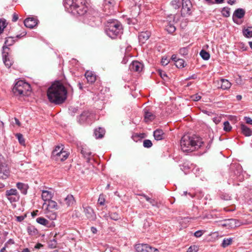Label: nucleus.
Wrapping results in <instances>:
<instances>
[{
    "instance_id": "obj_1",
    "label": "nucleus",
    "mask_w": 252,
    "mask_h": 252,
    "mask_svg": "<svg viewBox=\"0 0 252 252\" xmlns=\"http://www.w3.org/2000/svg\"><path fill=\"white\" fill-rule=\"evenodd\" d=\"M67 93V90L63 84L57 81L48 88L47 96L50 102L60 104L66 100Z\"/></svg>"
},
{
    "instance_id": "obj_2",
    "label": "nucleus",
    "mask_w": 252,
    "mask_h": 252,
    "mask_svg": "<svg viewBox=\"0 0 252 252\" xmlns=\"http://www.w3.org/2000/svg\"><path fill=\"white\" fill-rule=\"evenodd\" d=\"M203 144L202 139L195 135H184L180 141L182 150L184 152H191L199 149Z\"/></svg>"
},
{
    "instance_id": "obj_3",
    "label": "nucleus",
    "mask_w": 252,
    "mask_h": 252,
    "mask_svg": "<svg viewBox=\"0 0 252 252\" xmlns=\"http://www.w3.org/2000/svg\"><path fill=\"white\" fill-rule=\"evenodd\" d=\"M66 10L74 15H83L88 11L86 0H64Z\"/></svg>"
},
{
    "instance_id": "obj_4",
    "label": "nucleus",
    "mask_w": 252,
    "mask_h": 252,
    "mask_svg": "<svg viewBox=\"0 0 252 252\" xmlns=\"http://www.w3.org/2000/svg\"><path fill=\"white\" fill-rule=\"evenodd\" d=\"M122 31V26L117 20L107 22L105 27L106 34L111 38H115Z\"/></svg>"
},
{
    "instance_id": "obj_5",
    "label": "nucleus",
    "mask_w": 252,
    "mask_h": 252,
    "mask_svg": "<svg viewBox=\"0 0 252 252\" xmlns=\"http://www.w3.org/2000/svg\"><path fill=\"white\" fill-rule=\"evenodd\" d=\"M31 90V86L28 83L22 80L18 81L15 84L12 92L15 95H27Z\"/></svg>"
},
{
    "instance_id": "obj_6",
    "label": "nucleus",
    "mask_w": 252,
    "mask_h": 252,
    "mask_svg": "<svg viewBox=\"0 0 252 252\" xmlns=\"http://www.w3.org/2000/svg\"><path fill=\"white\" fill-rule=\"evenodd\" d=\"M68 153L63 151L62 147L57 146L53 151L51 158L57 161H63L68 158Z\"/></svg>"
},
{
    "instance_id": "obj_7",
    "label": "nucleus",
    "mask_w": 252,
    "mask_h": 252,
    "mask_svg": "<svg viewBox=\"0 0 252 252\" xmlns=\"http://www.w3.org/2000/svg\"><path fill=\"white\" fill-rule=\"evenodd\" d=\"M5 196L10 203L17 202L20 199L19 193L15 189H11L6 190L5 193Z\"/></svg>"
},
{
    "instance_id": "obj_8",
    "label": "nucleus",
    "mask_w": 252,
    "mask_h": 252,
    "mask_svg": "<svg viewBox=\"0 0 252 252\" xmlns=\"http://www.w3.org/2000/svg\"><path fill=\"white\" fill-rule=\"evenodd\" d=\"M135 248L137 252H159L158 250L146 244H138Z\"/></svg>"
},
{
    "instance_id": "obj_9",
    "label": "nucleus",
    "mask_w": 252,
    "mask_h": 252,
    "mask_svg": "<svg viewBox=\"0 0 252 252\" xmlns=\"http://www.w3.org/2000/svg\"><path fill=\"white\" fill-rule=\"evenodd\" d=\"M182 8L181 10V14L185 16L187 15H190L191 13L190 8L191 3L189 0H182Z\"/></svg>"
},
{
    "instance_id": "obj_10",
    "label": "nucleus",
    "mask_w": 252,
    "mask_h": 252,
    "mask_svg": "<svg viewBox=\"0 0 252 252\" xmlns=\"http://www.w3.org/2000/svg\"><path fill=\"white\" fill-rule=\"evenodd\" d=\"M84 213L85 216L91 221H94L96 219V215L94 210L90 206H83Z\"/></svg>"
},
{
    "instance_id": "obj_11",
    "label": "nucleus",
    "mask_w": 252,
    "mask_h": 252,
    "mask_svg": "<svg viewBox=\"0 0 252 252\" xmlns=\"http://www.w3.org/2000/svg\"><path fill=\"white\" fill-rule=\"evenodd\" d=\"M2 57H3V63L5 64V65L7 67L9 68L12 64V62L11 61L9 60V59L7 57L8 53V51L9 50V48H7L6 47H5V46H3L2 47Z\"/></svg>"
},
{
    "instance_id": "obj_12",
    "label": "nucleus",
    "mask_w": 252,
    "mask_h": 252,
    "mask_svg": "<svg viewBox=\"0 0 252 252\" xmlns=\"http://www.w3.org/2000/svg\"><path fill=\"white\" fill-rule=\"evenodd\" d=\"M37 19L34 17L26 18L24 21L25 26L30 29H32L37 24Z\"/></svg>"
},
{
    "instance_id": "obj_13",
    "label": "nucleus",
    "mask_w": 252,
    "mask_h": 252,
    "mask_svg": "<svg viewBox=\"0 0 252 252\" xmlns=\"http://www.w3.org/2000/svg\"><path fill=\"white\" fill-rule=\"evenodd\" d=\"M143 67V64L136 61H133L129 65V69L133 71L140 72Z\"/></svg>"
},
{
    "instance_id": "obj_14",
    "label": "nucleus",
    "mask_w": 252,
    "mask_h": 252,
    "mask_svg": "<svg viewBox=\"0 0 252 252\" xmlns=\"http://www.w3.org/2000/svg\"><path fill=\"white\" fill-rule=\"evenodd\" d=\"M218 88H220L222 90H228L231 86V83L227 79H221L218 82Z\"/></svg>"
},
{
    "instance_id": "obj_15",
    "label": "nucleus",
    "mask_w": 252,
    "mask_h": 252,
    "mask_svg": "<svg viewBox=\"0 0 252 252\" xmlns=\"http://www.w3.org/2000/svg\"><path fill=\"white\" fill-rule=\"evenodd\" d=\"M151 34V32L148 31L139 33L138 35L139 42L144 44L149 38Z\"/></svg>"
},
{
    "instance_id": "obj_16",
    "label": "nucleus",
    "mask_w": 252,
    "mask_h": 252,
    "mask_svg": "<svg viewBox=\"0 0 252 252\" xmlns=\"http://www.w3.org/2000/svg\"><path fill=\"white\" fill-rule=\"evenodd\" d=\"M17 189L20 190L21 193L24 195H26L28 192V190L29 188V186L28 184H25L21 182H18L16 185Z\"/></svg>"
},
{
    "instance_id": "obj_17",
    "label": "nucleus",
    "mask_w": 252,
    "mask_h": 252,
    "mask_svg": "<svg viewBox=\"0 0 252 252\" xmlns=\"http://www.w3.org/2000/svg\"><path fill=\"white\" fill-rule=\"evenodd\" d=\"M154 137L155 140L158 141L164 139L165 137V134L162 129H157L154 131Z\"/></svg>"
},
{
    "instance_id": "obj_18",
    "label": "nucleus",
    "mask_w": 252,
    "mask_h": 252,
    "mask_svg": "<svg viewBox=\"0 0 252 252\" xmlns=\"http://www.w3.org/2000/svg\"><path fill=\"white\" fill-rule=\"evenodd\" d=\"M245 14V11L242 8H238L235 10L233 15V20L235 21L236 18L241 19L244 17Z\"/></svg>"
},
{
    "instance_id": "obj_19",
    "label": "nucleus",
    "mask_w": 252,
    "mask_h": 252,
    "mask_svg": "<svg viewBox=\"0 0 252 252\" xmlns=\"http://www.w3.org/2000/svg\"><path fill=\"white\" fill-rule=\"evenodd\" d=\"M85 76L88 82L90 83L91 84L94 83L96 80V76L92 71H86Z\"/></svg>"
},
{
    "instance_id": "obj_20",
    "label": "nucleus",
    "mask_w": 252,
    "mask_h": 252,
    "mask_svg": "<svg viewBox=\"0 0 252 252\" xmlns=\"http://www.w3.org/2000/svg\"><path fill=\"white\" fill-rule=\"evenodd\" d=\"M240 127L242 133L246 136H250L252 135V130L244 124H241Z\"/></svg>"
},
{
    "instance_id": "obj_21",
    "label": "nucleus",
    "mask_w": 252,
    "mask_h": 252,
    "mask_svg": "<svg viewBox=\"0 0 252 252\" xmlns=\"http://www.w3.org/2000/svg\"><path fill=\"white\" fill-rule=\"evenodd\" d=\"M139 11L138 8L136 7V6H134L133 8L132 11L131 13V18L130 19H131V22L133 24H135L137 20L136 19V17L138 15Z\"/></svg>"
},
{
    "instance_id": "obj_22",
    "label": "nucleus",
    "mask_w": 252,
    "mask_h": 252,
    "mask_svg": "<svg viewBox=\"0 0 252 252\" xmlns=\"http://www.w3.org/2000/svg\"><path fill=\"white\" fill-rule=\"evenodd\" d=\"M64 201L68 207L72 206L75 203L74 198L72 194L67 195L64 199Z\"/></svg>"
},
{
    "instance_id": "obj_23",
    "label": "nucleus",
    "mask_w": 252,
    "mask_h": 252,
    "mask_svg": "<svg viewBox=\"0 0 252 252\" xmlns=\"http://www.w3.org/2000/svg\"><path fill=\"white\" fill-rule=\"evenodd\" d=\"M94 134L96 138H101L105 134V130L104 128L99 127L94 130Z\"/></svg>"
},
{
    "instance_id": "obj_24",
    "label": "nucleus",
    "mask_w": 252,
    "mask_h": 252,
    "mask_svg": "<svg viewBox=\"0 0 252 252\" xmlns=\"http://www.w3.org/2000/svg\"><path fill=\"white\" fill-rule=\"evenodd\" d=\"M155 118V115L151 112L145 111L144 113V119L146 122L152 121Z\"/></svg>"
},
{
    "instance_id": "obj_25",
    "label": "nucleus",
    "mask_w": 252,
    "mask_h": 252,
    "mask_svg": "<svg viewBox=\"0 0 252 252\" xmlns=\"http://www.w3.org/2000/svg\"><path fill=\"white\" fill-rule=\"evenodd\" d=\"M42 198L44 201H49L52 198V193L47 190H43L42 192Z\"/></svg>"
},
{
    "instance_id": "obj_26",
    "label": "nucleus",
    "mask_w": 252,
    "mask_h": 252,
    "mask_svg": "<svg viewBox=\"0 0 252 252\" xmlns=\"http://www.w3.org/2000/svg\"><path fill=\"white\" fill-rule=\"evenodd\" d=\"M8 172L0 165V179H6L8 177Z\"/></svg>"
},
{
    "instance_id": "obj_27",
    "label": "nucleus",
    "mask_w": 252,
    "mask_h": 252,
    "mask_svg": "<svg viewBox=\"0 0 252 252\" xmlns=\"http://www.w3.org/2000/svg\"><path fill=\"white\" fill-rule=\"evenodd\" d=\"M243 33L244 35L247 38H251L252 37V28L249 27L247 29H244L243 30Z\"/></svg>"
},
{
    "instance_id": "obj_28",
    "label": "nucleus",
    "mask_w": 252,
    "mask_h": 252,
    "mask_svg": "<svg viewBox=\"0 0 252 252\" xmlns=\"http://www.w3.org/2000/svg\"><path fill=\"white\" fill-rule=\"evenodd\" d=\"M15 42V40L14 39V37L12 36H9L6 38L4 45L5 47L8 48V46H11L14 44Z\"/></svg>"
},
{
    "instance_id": "obj_29",
    "label": "nucleus",
    "mask_w": 252,
    "mask_h": 252,
    "mask_svg": "<svg viewBox=\"0 0 252 252\" xmlns=\"http://www.w3.org/2000/svg\"><path fill=\"white\" fill-rule=\"evenodd\" d=\"M46 216L51 220H54L57 218V214L55 212L48 210H47L46 212Z\"/></svg>"
},
{
    "instance_id": "obj_30",
    "label": "nucleus",
    "mask_w": 252,
    "mask_h": 252,
    "mask_svg": "<svg viewBox=\"0 0 252 252\" xmlns=\"http://www.w3.org/2000/svg\"><path fill=\"white\" fill-rule=\"evenodd\" d=\"M27 231L29 234L31 235H36L38 233L37 230L33 226H28Z\"/></svg>"
},
{
    "instance_id": "obj_31",
    "label": "nucleus",
    "mask_w": 252,
    "mask_h": 252,
    "mask_svg": "<svg viewBox=\"0 0 252 252\" xmlns=\"http://www.w3.org/2000/svg\"><path fill=\"white\" fill-rule=\"evenodd\" d=\"M57 203L55 201L50 200L48 201V204L47 210H50V209H57Z\"/></svg>"
},
{
    "instance_id": "obj_32",
    "label": "nucleus",
    "mask_w": 252,
    "mask_h": 252,
    "mask_svg": "<svg viewBox=\"0 0 252 252\" xmlns=\"http://www.w3.org/2000/svg\"><path fill=\"white\" fill-rule=\"evenodd\" d=\"M175 64L178 68H181L184 67L186 65L185 61L182 59H177Z\"/></svg>"
},
{
    "instance_id": "obj_33",
    "label": "nucleus",
    "mask_w": 252,
    "mask_h": 252,
    "mask_svg": "<svg viewBox=\"0 0 252 252\" xmlns=\"http://www.w3.org/2000/svg\"><path fill=\"white\" fill-rule=\"evenodd\" d=\"M7 24L4 19L0 18V35L3 32L4 29L6 27Z\"/></svg>"
},
{
    "instance_id": "obj_34",
    "label": "nucleus",
    "mask_w": 252,
    "mask_h": 252,
    "mask_svg": "<svg viewBox=\"0 0 252 252\" xmlns=\"http://www.w3.org/2000/svg\"><path fill=\"white\" fill-rule=\"evenodd\" d=\"M36 222L44 226H47L49 224V221L42 217L37 218L36 219Z\"/></svg>"
},
{
    "instance_id": "obj_35",
    "label": "nucleus",
    "mask_w": 252,
    "mask_h": 252,
    "mask_svg": "<svg viewBox=\"0 0 252 252\" xmlns=\"http://www.w3.org/2000/svg\"><path fill=\"white\" fill-rule=\"evenodd\" d=\"M200 55L205 60H209L210 57L209 53L204 50H202L200 51Z\"/></svg>"
},
{
    "instance_id": "obj_36",
    "label": "nucleus",
    "mask_w": 252,
    "mask_h": 252,
    "mask_svg": "<svg viewBox=\"0 0 252 252\" xmlns=\"http://www.w3.org/2000/svg\"><path fill=\"white\" fill-rule=\"evenodd\" d=\"M181 3L180 0H173L171 2V5L175 9H179L181 6Z\"/></svg>"
},
{
    "instance_id": "obj_37",
    "label": "nucleus",
    "mask_w": 252,
    "mask_h": 252,
    "mask_svg": "<svg viewBox=\"0 0 252 252\" xmlns=\"http://www.w3.org/2000/svg\"><path fill=\"white\" fill-rule=\"evenodd\" d=\"M16 136L17 138L19 143L22 145H25V139L23 135L21 133H17Z\"/></svg>"
},
{
    "instance_id": "obj_38",
    "label": "nucleus",
    "mask_w": 252,
    "mask_h": 252,
    "mask_svg": "<svg viewBox=\"0 0 252 252\" xmlns=\"http://www.w3.org/2000/svg\"><path fill=\"white\" fill-rule=\"evenodd\" d=\"M232 242V239L231 238H225L223 239V242L222 243L221 246L223 248H225L228 245H230Z\"/></svg>"
},
{
    "instance_id": "obj_39",
    "label": "nucleus",
    "mask_w": 252,
    "mask_h": 252,
    "mask_svg": "<svg viewBox=\"0 0 252 252\" xmlns=\"http://www.w3.org/2000/svg\"><path fill=\"white\" fill-rule=\"evenodd\" d=\"M142 195L146 199V200L147 201L149 202L150 203V204H151L153 206H157L158 203L155 199H151V198H150L149 197H148V196H147L145 194H143Z\"/></svg>"
},
{
    "instance_id": "obj_40",
    "label": "nucleus",
    "mask_w": 252,
    "mask_h": 252,
    "mask_svg": "<svg viewBox=\"0 0 252 252\" xmlns=\"http://www.w3.org/2000/svg\"><path fill=\"white\" fill-rule=\"evenodd\" d=\"M81 153L83 155V156L87 158V159H89V156L91 154V152L88 149L86 148H83L81 150Z\"/></svg>"
},
{
    "instance_id": "obj_41",
    "label": "nucleus",
    "mask_w": 252,
    "mask_h": 252,
    "mask_svg": "<svg viewBox=\"0 0 252 252\" xmlns=\"http://www.w3.org/2000/svg\"><path fill=\"white\" fill-rule=\"evenodd\" d=\"M166 30L168 33H172L175 31L176 28L174 25L169 24L166 27Z\"/></svg>"
},
{
    "instance_id": "obj_42",
    "label": "nucleus",
    "mask_w": 252,
    "mask_h": 252,
    "mask_svg": "<svg viewBox=\"0 0 252 252\" xmlns=\"http://www.w3.org/2000/svg\"><path fill=\"white\" fill-rule=\"evenodd\" d=\"M232 129V127L230 126L228 121H225L223 123V130L225 131H230Z\"/></svg>"
},
{
    "instance_id": "obj_43",
    "label": "nucleus",
    "mask_w": 252,
    "mask_h": 252,
    "mask_svg": "<svg viewBox=\"0 0 252 252\" xmlns=\"http://www.w3.org/2000/svg\"><path fill=\"white\" fill-rule=\"evenodd\" d=\"M222 14L225 17L230 16V9L227 7H224L221 11Z\"/></svg>"
},
{
    "instance_id": "obj_44",
    "label": "nucleus",
    "mask_w": 252,
    "mask_h": 252,
    "mask_svg": "<svg viewBox=\"0 0 252 252\" xmlns=\"http://www.w3.org/2000/svg\"><path fill=\"white\" fill-rule=\"evenodd\" d=\"M153 145L152 141L149 139L144 140L143 141V146L145 148H149Z\"/></svg>"
},
{
    "instance_id": "obj_45",
    "label": "nucleus",
    "mask_w": 252,
    "mask_h": 252,
    "mask_svg": "<svg viewBox=\"0 0 252 252\" xmlns=\"http://www.w3.org/2000/svg\"><path fill=\"white\" fill-rule=\"evenodd\" d=\"M111 219L114 220H118L120 219V216L117 213H112L110 214Z\"/></svg>"
},
{
    "instance_id": "obj_46",
    "label": "nucleus",
    "mask_w": 252,
    "mask_h": 252,
    "mask_svg": "<svg viewBox=\"0 0 252 252\" xmlns=\"http://www.w3.org/2000/svg\"><path fill=\"white\" fill-rule=\"evenodd\" d=\"M159 74L160 75V77L164 80V81H168L169 78L168 76H167L165 72L162 71V70H158Z\"/></svg>"
},
{
    "instance_id": "obj_47",
    "label": "nucleus",
    "mask_w": 252,
    "mask_h": 252,
    "mask_svg": "<svg viewBox=\"0 0 252 252\" xmlns=\"http://www.w3.org/2000/svg\"><path fill=\"white\" fill-rule=\"evenodd\" d=\"M104 196L103 194H100L98 199V203L100 205H103L105 202Z\"/></svg>"
},
{
    "instance_id": "obj_48",
    "label": "nucleus",
    "mask_w": 252,
    "mask_h": 252,
    "mask_svg": "<svg viewBox=\"0 0 252 252\" xmlns=\"http://www.w3.org/2000/svg\"><path fill=\"white\" fill-rule=\"evenodd\" d=\"M198 249L196 246L193 245L189 247L187 252H197Z\"/></svg>"
},
{
    "instance_id": "obj_49",
    "label": "nucleus",
    "mask_w": 252,
    "mask_h": 252,
    "mask_svg": "<svg viewBox=\"0 0 252 252\" xmlns=\"http://www.w3.org/2000/svg\"><path fill=\"white\" fill-rule=\"evenodd\" d=\"M179 53L182 55H187L188 54V49L187 48H182L179 50Z\"/></svg>"
},
{
    "instance_id": "obj_50",
    "label": "nucleus",
    "mask_w": 252,
    "mask_h": 252,
    "mask_svg": "<svg viewBox=\"0 0 252 252\" xmlns=\"http://www.w3.org/2000/svg\"><path fill=\"white\" fill-rule=\"evenodd\" d=\"M191 98L192 100L197 101L201 99V96L199 95L198 94H195L191 95Z\"/></svg>"
},
{
    "instance_id": "obj_51",
    "label": "nucleus",
    "mask_w": 252,
    "mask_h": 252,
    "mask_svg": "<svg viewBox=\"0 0 252 252\" xmlns=\"http://www.w3.org/2000/svg\"><path fill=\"white\" fill-rule=\"evenodd\" d=\"M114 2V1L112 0H105L104 1V6H109V5L113 6Z\"/></svg>"
},
{
    "instance_id": "obj_52",
    "label": "nucleus",
    "mask_w": 252,
    "mask_h": 252,
    "mask_svg": "<svg viewBox=\"0 0 252 252\" xmlns=\"http://www.w3.org/2000/svg\"><path fill=\"white\" fill-rule=\"evenodd\" d=\"M230 224H234V226L236 227L239 225L238 220L236 219H230L228 220Z\"/></svg>"
},
{
    "instance_id": "obj_53",
    "label": "nucleus",
    "mask_w": 252,
    "mask_h": 252,
    "mask_svg": "<svg viewBox=\"0 0 252 252\" xmlns=\"http://www.w3.org/2000/svg\"><path fill=\"white\" fill-rule=\"evenodd\" d=\"M244 120L247 124L252 125V119L249 117H245Z\"/></svg>"
},
{
    "instance_id": "obj_54",
    "label": "nucleus",
    "mask_w": 252,
    "mask_h": 252,
    "mask_svg": "<svg viewBox=\"0 0 252 252\" xmlns=\"http://www.w3.org/2000/svg\"><path fill=\"white\" fill-rule=\"evenodd\" d=\"M203 232L201 230H198L196 231L194 235L196 237H200L203 235Z\"/></svg>"
},
{
    "instance_id": "obj_55",
    "label": "nucleus",
    "mask_w": 252,
    "mask_h": 252,
    "mask_svg": "<svg viewBox=\"0 0 252 252\" xmlns=\"http://www.w3.org/2000/svg\"><path fill=\"white\" fill-rule=\"evenodd\" d=\"M169 63V61L166 58H162L161 59V63L163 65H166Z\"/></svg>"
},
{
    "instance_id": "obj_56",
    "label": "nucleus",
    "mask_w": 252,
    "mask_h": 252,
    "mask_svg": "<svg viewBox=\"0 0 252 252\" xmlns=\"http://www.w3.org/2000/svg\"><path fill=\"white\" fill-rule=\"evenodd\" d=\"M18 19V15L16 13H13V16H12V21L14 22H16Z\"/></svg>"
},
{
    "instance_id": "obj_57",
    "label": "nucleus",
    "mask_w": 252,
    "mask_h": 252,
    "mask_svg": "<svg viewBox=\"0 0 252 252\" xmlns=\"http://www.w3.org/2000/svg\"><path fill=\"white\" fill-rule=\"evenodd\" d=\"M25 219V217L23 216H20L16 217V220L17 221L21 222L23 221Z\"/></svg>"
},
{
    "instance_id": "obj_58",
    "label": "nucleus",
    "mask_w": 252,
    "mask_h": 252,
    "mask_svg": "<svg viewBox=\"0 0 252 252\" xmlns=\"http://www.w3.org/2000/svg\"><path fill=\"white\" fill-rule=\"evenodd\" d=\"M26 34H27V32H23L20 34L17 35L16 36V37L18 38H19L21 37H23V36H25Z\"/></svg>"
},
{
    "instance_id": "obj_59",
    "label": "nucleus",
    "mask_w": 252,
    "mask_h": 252,
    "mask_svg": "<svg viewBox=\"0 0 252 252\" xmlns=\"http://www.w3.org/2000/svg\"><path fill=\"white\" fill-rule=\"evenodd\" d=\"M42 246H43V245L41 244L38 243L35 245V246H34V248L36 249H40Z\"/></svg>"
},
{
    "instance_id": "obj_60",
    "label": "nucleus",
    "mask_w": 252,
    "mask_h": 252,
    "mask_svg": "<svg viewBox=\"0 0 252 252\" xmlns=\"http://www.w3.org/2000/svg\"><path fill=\"white\" fill-rule=\"evenodd\" d=\"M91 231L94 233V234H95L97 232V229L95 227H94V226H92L91 228Z\"/></svg>"
},
{
    "instance_id": "obj_61",
    "label": "nucleus",
    "mask_w": 252,
    "mask_h": 252,
    "mask_svg": "<svg viewBox=\"0 0 252 252\" xmlns=\"http://www.w3.org/2000/svg\"><path fill=\"white\" fill-rule=\"evenodd\" d=\"M171 59L175 62V63H176V61H177V59H179L177 58V56L176 55H173L171 57Z\"/></svg>"
},
{
    "instance_id": "obj_62",
    "label": "nucleus",
    "mask_w": 252,
    "mask_h": 252,
    "mask_svg": "<svg viewBox=\"0 0 252 252\" xmlns=\"http://www.w3.org/2000/svg\"><path fill=\"white\" fill-rule=\"evenodd\" d=\"M197 78V75L195 74H193L191 75V76H189L188 79H195Z\"/></svg>"
},
{
    "instance_id": "obj_63",
    "label": "nucleus",
    "mask_w": 252,
    "mask_h": 252,
    "mask_svg": "<svg viewBox=\"0 0 252 252\" xmlns=\"http://www.w3.org/2000/svg\"><path fill=\"white\" fill-rule=\"evenodd\" d=\"M235 0H228V3L231 5H232L235 3Z\"/></svg>"
},
{
    "instance_id": "obj_64",
    "label": "nucleus",
    "mask_w": 252,
    "mask_h": 252,
    "mask_svg": "<svg viewBox=\"0 0 252 252\" xmlns=\"http://www.w3.org/2000/svg\"><path fill=\"white\" fill-rule=\"evenodd\" d=\"M21 252H30V250L28 248H25Z\"/></svg>"
}]
</instances>
